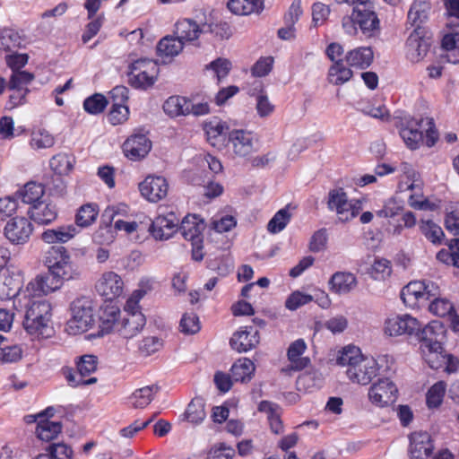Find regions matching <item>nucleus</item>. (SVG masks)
I'll return each mask as SVG.
<instances>
[{"label": "nucleus", "mask_w": 459, "mask_h": 459, "mask_svg": "<svg viewBox=\"0 0 459 459\" xmlns=\"http://www.w3.org/2000/svg\"><path fill=\"white\" fill-rule=\"evenodd\" d=\"M56 288L48 284V278L37 275L27 284L13 300L18 311H24L22 326L25 332L34 338H48L54 332L52 325V306L41 299L53 292Z\"/></svg>", "instance_id": "f257e3e1"}, {"label": "nucleus", "mask_w": 459, "mask_h": 459, "mask_svg": "<svg viewBox=\"0 0 459 459\" xmlns=\"http://www.w3.org/2000/svg\"><path fill=\"white\" fill-rule=\"evenodd\" d=\"M337 364L346 368V376L353 383L368 385L377 374V362L364 357L359 348L352 345L344 347L337 357Z\"/></svg>", "instance_id": "f03ea898"}, {"label": "nucleus", "mask_w": 459, "mask_h": 459, "mask_svg": "<svg viewBox=\"0 0 459 459\" xmlns=\"http://www.w3.org/2000/svg\"><path fill=\"white\" fill-rule=\"evenodd\" d=\"M71 317L65 325V332L70 335L82 334L94 324V302L91 298L80 297L70 306Z\"/></svg>", "instance_id": "7ed1b4c3"}, {"label": "nucleus", "mask_w": 459, "mask_h": 459, "mask_svg": "<svg viewBox=\"0 0 459 459\" xmlns=\"http://www.w3.org/2000/svg\"><path fill=\"white\" fill-rule=\"evenodd\" d=\"M327 208L335 213L337 220L347 222L355 218L361 211V202L349 199L342 188L332 189L328 193Z\"/></svg>", "instance_id": "20e7f679"}, {"label": "nucleus", "mask_w": 459, "mask_h": 459, "mask_svg": "<svg viewBox=\"0 0 459 459\" xmlns=\"http://www.w3.org/2000/svg\"><path fill=\"white\" fill-rule=\"evenodd\" d=\"M45 264L56 279L68 281L76 275L71 255L64 247H51L46 253Z\"/></svg>", "instance_id": "39448f33"}, {"label": "nucleus", "mask_w": 459, "mask_h": 459, "mask_svg": "<svg viewBox=\"0 0 459 459\" xmlns=\"http://www.w3.org/2000/svg\"><path fill=\"white\" fill-rule=\"evenodd\" d=\"M159 74V65L151 59H138L131 64L129 82L135 88L146 89L152 86Z\"/></svg>", "instance_id": "423d86ee"}, {"label": "nucleus", "mask_w": 459, "mask_h": 459, "mask_svg": "<svg viewBox=\"0 0 459 459\" xmlns=\"http://www.w3.org/2000/svg\"><path fill=\"white\" fill-rule=\"evenodd\" d=\"M34 231L30 220L24 216L10 218L3 229L4 237L14 246H22L28 243Z\"/></svg>", "instance_id": "0eeeda50"}, {"label": "nucleus", "mask_w": 459, "mask_h": 459, "mask_svg": "<svg viewBox=\"0 0 459 459\" xmlns=\"http://www.w3.org/2000/svg\"><path fill=\"white\" fill-rule=\"evenodd\" d=\"M258 139L249 131L235 129L229 134V147L234 157L247 160L257 152Z\"/></svg>", "instance_id": "6e6552de"}, {"label": "nucleus", "mask_w": 459, "mask_h": 459, "mask_svg": "<svg viewBox=\"0 0 459 459\" xmlns=\"http://www.w3.org/2000/svg\"><path fill=\"white\" fill-rule=\"evenodd\" d=\"M425 361L434 369L444 368V371L452 374L455 373L459 368V359L446 352L441 344L434 346H426L421 349Z\"/></svg>", "instance_id": "1a4fd4ad"}, {"label": "nucleus", "mask_w": 459, "mask_h": 459, "mask_svg": "<svg viewBox=\"0 0 459 459\" xmlns=\"http://www.w3.org/2000/svg\"><path fill=\"white\" fill-rule=\"evenodd\" d=\"M420 330V321L409 314H392L386 317L384 323V333L391 337L403 334L414 335Z\"/></svg>", "instance_id": "9d476101"}, {"label": "nucleus", "mask_w": 459, "mask_h": 459, "mask_svg": "<svg viewBox=\"0 0 459 459\" xmlns=\"http://www.w3.org/2000/svg\"><path fill=\"white\" fill-rule=\"evenodd\" d=\"M398 394L395 384L389 378H379L368 389V396L370 403L383 408L393 404Z\"/></svg>", "instance_id": "9b49d317"}, {"label": "nucleus", "mask_w": 459, "mask_h": 459, "mask_svg": "<svg viewBox=\"0 0 459 459\" xmlns=\"http://www.w3.org/2000/svg\"><path fill=\"white\" fill-rule=\"evenodd\" d=\"M430 46L428 31L423 26L416 27L406 41V57L411 63L421 61L429 51Z\"/></svg>", "instance_id": "f8f14e48"}, {"label": "nucleus", "mask_w": 459, "mask_h": 459, "mask_svg": "<svg viewBox=\"0 0 459 459\" xmlns=\"http://www.w3.org/2000/svg\"><path fill=\"white\" fill-rule=\"evenodd\" d=\"M142 196L151 203L164 199L169 192V183L162 176L148 175L138 186Z\"/></svg>", "instance_id": "ddd939ff"}, {"label": "nucleus", "mask_w": 459, "mask_h": 459, "mask_svg": "<svg viewBox=\"0 0 459 459\" xmlns=\"http://www.w3.org/2000/svg\"><path fill=\"white\" fill-rule=\"evenodd\" d=\"M125 283L121 276L107 271L100 274L95 283L96 291L108 300H113L123 294Z\"/></svg>", "instance_id": "4468645a"}, {"label": "nucleus", "mask_w": 459, "mask_h": 459, "mask_svg": "<svg viewBox=\"0 0 459 459\" xmlns=\"http://www.w3.org/2000/svg\"><path fill=\"white\" fill-rule=\"evenodd\" d=\"M207 19L196 15L195 19H182L175 24V35H177L182 42H193L199 39L201 34L206 32Z\"/></svg>", "instance_id": "2eb2a0df"}, {"label": "nucleus", "mask_w": 459, "mask_h": 459, "mask_svg": "<svg viewBox=\"0 0 459 459\" xmlns=\"http://www.w3.org/2000/svg\"><path fill=\"white\" fill-rule=\"evenodd\" d=\"M22 283V273L21 271L13 270L10 267L0 268V299H16Z\"/></svg>", "instance_id": "dca6fc26"}, {"label": "nucleus", "mask_w": 459, "mask_h": 459, "mask_svg": "<svg viewBox=\"0 0 459 459\" xmlns=\"http://www.w3.org/2000/svg\"><path fill=\"white\" fill-rule=\"evenodd\" d=\"M424 118H403L399 126V133L406 146L411 150L420 147L423 140Z\"/></svg>", "instance_id": "f3484780"}, {"label": "nucleus", "mask_w": 459, "mask_h": 459, "mask_svg": "<svg viewBox=\"0 0 459 459\" xmlns=\"http://www.w3.org/2000/svg\"><path fill=\"white\" fill-rule=\"evenodd\" d=\"M179 219L174 212L158 215L151 223L150 234L160 241L170 238L178 230Z\"/></svg>", "instance_id": "a211bd4d"}, {"label": "nucleus", "mask_w": 459, "mask_h": 459, "mask_svg": "<svg viewBox=\"0 0 459 459\" xmlns=\"http://www.w3.org/2000/svg\"><path fill=\"white\" fill-rule=\"evenodd\" d=\"M151 140L143 134H135L128 137L123 144V152L131 160H140L152 150Z\"/></svg>", "instance_id": "6ab92c4d"}, {"label": "nucleus", "mask_w": 459, "mask_h": 459, "mask_svg": "<svg viewBox=\"0 0 459 459\" xmlns=\"http://www.w3.org/2000/svg\"><path fill=\"white\" fill-rule=\"evenodd\" d=\"M355 17L361 31L370 37L379 30V20L369 3H361L354 7Z\"/></svg>", "instance_id": "aec40b11"}, {"label": "nucleus", "mask_w": 459, "mask_h": 459, "mask_svg": "<svg viewBox=\"0 0 459 459\" xmlns=\"http://www.w3.org/2000/svg\"><path fill=\"white\" fill-rule=\"evenodd\" d=\"M409 439V453L412 459H426L432 454L434 445L428 432L415 431Z\"/></svg>", "instance_id": "412c9836"}, {"label": "nucleus", "mask_w": 459, "mask_h": 459, "mask_svg": "<svg viewBox=\"0 0 459 459\" xmlns=\"http://www.w3.org/2000/svg\"><path fill=\"white\" fill-rule=\"evenodd\" d=\"M306 349V342L302 339L293 342L287 351L290 365L282 368L281 371L286 375H290L292 371H299L307 367L310 360L308 358L302 356Z\"/></svg>", "instance_id": "4be33fe9"}, {"label": "nucleus", "mask_w": 459, "mask_h": 459, "mask_svg": "<svg viewBox=\"0 0 459 459\" xmlns=\"http://www.w3.org/2000/svg\"><path fill=\"white\" fill-rule=\"evenodd\" d=\"M27 213L29 219L38 225H48L56 220L58 210L54 203L41 201L30 206Z\"/></svg>", "instance_id": "5701e85b"}, {"label": "nucleus", "mask_w": 459, "mask_h": 459, "mask_svg": "<svg viewBox=\"0 0 459 459\" xmlns=\"http://www.w3.org/2000/svg\"><path fill=\"white\" fill-rule=\"evenodd\" d=\"M204 222L195 214L186 215L181 221L178 230L185 239L191 242L192 245H200L203 242V231Z\"/></svg>", "instance_id": "b1692460"}, {"label": "nucleus", "mask_w": 459, "mask_h": 459, "mask_svg": "<svg viewBox=\"0 0 459 459\" xmlns=\"http://www.w3.org/2000/svg\"><path fill=\"white\" fill-rule=\"evenodd\" d=\"M80 230L74 224H63L48 229L40 234V239L46 244H65L79 234Z\"/></svg>", "instance_id": "393cba45"}, {"label": "nucleus", "mask_w": 459, "mask_h": 459, "mask_svg": "<svg viewBox=\"0 0 459 459\" xmlns=\"http://www.w3.org/2000/svg\"><path fill=\"white\" fill-rule=\"evenodd\" d=\"M445 328L439 321H432L424 327L420 324V330L415 333L420 342V350L426 346H434V344H441V341L445 335Z\"/></svg>", "instance_id": "a878e982"}, {"label": "nucleus", "mask_w": 459, "mask_h": 459, "mask_svg": "<svg viewBox=\"0 0 459 459\" xmlns=\"http://www.w3.org/2000/svg\"><path fill=\"white\" fill-rule=\"evenodd\" d=\"M145 323V316L143 313L122 315L121 320L117 324V332L122 337L130 339L143 330Z\"/></svg>", "instance_id": "bb28decb"}, {"label": "nucleus", "mask_w": 459, "mask_h": 459, "mask_svg": "<svg viewBox=\"0 0 459 459\" xmlns=\"http://www.w3.org/2000/svg\"><path fill=\"white\" fill-rule=\"evenodd\" d=\"M230 346L238 352H245L252 350L259 343L258 331L250 327L237 331L230 339Z\"/></svg>", "instance_id": "cd10ccee"}, {"label": "nucleus", "mask_w": 459, "mask_h": 459, "mask_svg": "<svg viewBox=\"0 0 459 459\" xmlns=\"http://www.w3.org/2000/svg\"><path fill=\"white\" fill-rule=\"evenodd\" d=\"M401 299L404 305L410 308L420 307L426 301L423 282L415 281L408 283L401 291Z\"/></svg>", "instance_id": "c85d7f7f"}, {"label": "nucleus", "mask_w": 459, "mask_h": 459, "mask_svg": "<svg viewBox=\"0 0 459 459\" xmlns=\"http://www.w3.org/2000/svg\"><path fill=\"white\" fill-rule=\"evenodd\" d=\"M331 291L342 295L351 292L357 285V279L353 273L347 272H337L329 280Z\"/></svg>", "instance_id": "c756f323"}, {"label": "nucleus", "mask_w": 459, "mask_h": 459, "mask_svg": "<svg viewBox=\"0 0 459 459\" xmlns=\"http://www.w3.org/2000/svg\"><path fill=\"white\" fill-rule=\"evenodd\" d=\"M28 144L32 151L40 152L52 148L56 144V137L44 127H34L30 134Z\"/></svg>", "instance_id": "7c9ffc66"}, {"label": "nucleus", "mask_w": 459, "mask_h": 459, "mask_svg": "<svg viewBox=\"0 0 459 459\" xmlns=\"http://www.w3.org/2000/svg\"><path fill=\"white\" fill-rule=\"evenodd\" d=\"M373 58L374 53L369 47H359L348 51L345 55L347 65L359 69L368 67Z\"/></svg>", "instance_id": "2f4dec72"}, {"label": "nucleus", "mask_w": 459, "mask_h": 459, "mask_svg": "<svg viewBox=\"0 0 459 459\" xmlns=\"http://www.w3.org/2000/svg\"><path fill=\"white\" fill-rule=\"evenodd\" d=\"M122 312L119 307L114 304H106L102 307L100 316V328L105 333L117 330V324L121 320Z\"/></svg>", "instance_id": "473e14b6"}, {"label": "nucleus", "mask_w": 459, "mask_h": 459, "mask_svg": "<svg viewBox=\"0 0 459 459\" xmlns=\"http://www.w3.org/2000/svg\"><path fill=\"white\" fill-rule=\"evenodd\" d=\"M100 213L99 205L95 203H87L81 205L74 218V225L78 228H88L96 222Z\"/></svg>", "instance_id": "72a5a7b5"}, {"label": "nucleus", "mask_w": 459, "mask_h": 459, "mask_svg": "<svg viewBox=\"0 0 459 459\" xmlns=\"http://www.w3.org/2000/svg\"><path fill=\"white\" fill-rule=\"evenodd\" d=\"M75 161V157L73 154L59 152L51 157L49 167L55 174L67 176L73 171Z\"/></svg>", "instance_id": "f704fd0d"}, {"label": "nucleus", "mask_w": 459, "mask_h": 459, "mask_svg": "<svg viewBox=\"0 0 459 459\" xmlns=\"http://www.w3.org/2000/svg\"><path fill=\"white\" fill-rule=\"evenodd\" d=\"M258 410L266 415L273 433L281 434L283 431V424L281 420V410L277 404L263 401L259 403Z\"/></svg>", "instance_id": "c9c22d12"}, {"label": "nucleus", "mask_w": 459, "mask_h": 459, "mask_svg": "<svg viewBox=\"0 0 459 459\" xmlns=\"http://www.w3.org/2000/svg\"><path fill=\"white\" fill-rule=\"evenodd\" d=\"M45 195V187L42 184L36 182H28L17 192V196L22 203L33 206L41 202Z\"/></svg>", "instance_id": "e433bc0d"}, {"label": "nucleus", "mask_w": 459, "mask_h": 459, "mask_svg": "<svg viewBox=\"0 0 459 459\" xmlns=\"http://www.w3.org/2000/svg\"><path fill=\"white\" fill-rule=\"evenodd\" d=\"M62 431V425L58 421H51L47 416L38 422L35 433L39 439L49 442L56 438Z\"/></svg>", "instance_id": "4c0bfd02"}, {"label": "nucleus", "mask_w": 459, "mask_h": 459, "mask_svg": "<svg viewBox=\"0 0 459 459\" xmlns=\"http://www.w3.org/2000/svg\"><path fill=\"white\" fill-rule=\"evenodd\" d=\"M189 99L181 96H170L163 103L162 108L170 117H186Z\"/></svg>", "instance_id": "58836bf2"}, {"label": "nucleus", "mask_w": 459, "mask_h": 459, "mask_svg": "<svg viewBox=\"0 0 459 459\" xmlns=\"http://www.w3.org/2000/svg\"><path fill=\"white\" fill-rule=\"evenodd\" d=\"M264 0H229V10L237 15H249L263 9Z\"/></svg>", "instance_id": "ea45409f"}, {"label": "nucleus", "mask_w": 459, "mask_h": 459, "mask_svg": "<svg viewBox=\"0 0 459 459\" xmlns=\"http://www.w3.org/2000/svg\"><path fill=\"white\" fill-rule=\"evenodd\" d=\"M352 75V71L343 64V60L339 59L329 67L327 79L333 85H342L349 82Z\"/></svg>", "instance_id": "a19ab883"}, {"label": "nucleus", "mask_w": 459, "mask_h": 459, "mask_svg": "<svg viewBox=\"0 0 459 459\" xmlns=\"http://www.w3.org/2000/svg\"><path fill=\"white\" fill-rule=\"evenodd\" d=\"M430 11V4L427 0H415L408 12V21L415 28L421 26L428 18Z\"/></svg>", "instance_id": "79ce46f5"}, {"label": "nucleus", "mask_w": 459, "mask_h": 459, "mask_svg": "<svg viewBox=\"0 0 459 459\" xmlns=\"http://www.w3.org/2000/svg\"><path fill=\"white\" fill-rule=\"evenodd\" d=\"M255 369V364L251 359L247 358H242L238 359L232 365L231 376L235 381H249L254 375Z\"/></svg>", "instance_id": "37998d69"}, {"label": "nucleus", "mask_w": 459, "mask_h": 459, "mask_svg": "<svg viewBox=\"0 0 459 459\" xmlns=\"http://www.w3.org/2000/svg\"><path fill=\"white\" fill-rule=\"evenodd\" d=\"M184 43L177 35L162 38L157 46V50L161 56H176L182 52Z\"/></svg>", "instance_id": "c03bdc74"}, {"label": "nucleus", "mask_w": 459, "mask_h": 459, "mask_svg": "<svg viewBox=\"0 0 459 459\" xmlns=\"http://www.w3.org/2000/svg\"><path fill=\"white\" fill-rule=\"evenodd\" d=\"M419 228L424 237L433 245H441L445 238V233L441 227L432 220H420Z\"/></svg>", "instance_id": "a18cd8bd"}, {"label": "nucleus", "mask_w": 459, "mask_h": 459, "mask_svg": "<svg viewBox=\"0 0 459 459\" xmlns=\"http://www.w3.org/2000/svg\"><path fill=\"white\" fill-rule=\"evenodd\" d=\"M20 34L13 30L5 29L0 33V49L4 51H14L22 45Z\"/></svg>", "instance_id": "49530a36"}, {"label": "nucleus", "mask_w": 459, "mask_h": 459, "mask_svg": "<svg viewBox=\"0 0 459 459\" xmlns=\"http://www.w3.org/2000/svg\"><path fill=\"white\" fill-rule=\"evenodd\" d=\"M291 214L288 207L279 210L267 224V230L272 234L281 232L290 222Z\"/></svg>", "instance_id": "de8ad7c7"}, {"label": "nucleus", "mask_w": 459, "mask_h": 459, "mask_svg": "<svg viewBox=\"0 0 459 459\" xmlns=\"http://www.w3.org/2000/svg\"><path fill=\"white\" fill-rule=\"evenodd\" d=\"M446 382L438 381L429 389L426 395L427 405L429 408H437L441 405L446 391Z\"/></svg>", "instance_id": "09e8293b"}, {"label": "nucleus", "mask_w": 459, "mask_h": 459, "mask_svg": "<svg viewBox=\"0 0 459 459\" xmlns=\"http://www.w3.org/2000/svg\"><path fill=\"white\" fill-rule=\"evenodd\" d=\"M391 273V263L385 258H376L369 269L370 276L376 281H385Z\"/></svg>", "instance_id": "8fccbe9b"}, {"label": "nucleus", "mask_w": 459, "mask_h": 459, "mask_svg": "<svg viewBox=\"0 0 459 459\" xmlns=\"http://www.w3.org/2000/svg\"><path fill=\"white\" fill-rule=\"evenodd\" d=\"M152 417L143 421L136 420L130 425L122 428L117 435V441L132 439L136 436L137 433L147 428L152 422Z\"/></svg>", "instance_id": "3c124183"}, {"label": "nucleus", "mask_w": 459, "mask_h": 459, "mask_svg": "<svg viewBox=\"0 0 459 459\" xmlns=\"http://www.w3.org/2000/svg\"><path fill=\"white\" fill-rule=\"evenodd\" d=\"M201 330V323L196 314L185 313L179 322V331L186 335L197 333Z\"/></svg>", "instance_id": "603ef678"}, {"label": "nucleus", "mask_w": 459, "mask_h": 459, "mask_svg": "<svg viewBox=\"0 0 459 459\" xmlns=\"http://www.w3.org/2000/svg\"><path fill=\"white\" fill-rule=\"evenodd\" d=\"M155 390L152 386H144L135 390L130 396V401L134 408H143L153 399Z\"/></svg>", "instance_id": "864d4df0"}, {"label": "nucleus", "mask_w": 459, "mask_h": 459, "mask_svg": "<svg viewBox=\"0 0 459 459\" xmlns=\"http://www.w3.org/2000/svg\"><path fill=\"white\" fill-rule=\"evenodd\" d=\"M34 80V74L27 71L13 72L11 75L9 87L11 90L25 92L26 87Z\"/></svg>", "instance_id": "5fc2aeb1"}, {"label": "nucleus", "mask_w": 459, "mask_h": 459, "mask_svg": "<svg viewBox=\"0 0 459 459\" xmlns=\"http://www.w3.org/2000/svg\"><path fill=\"white\" fill-rule=\"evenodd\" d=\"M205 416L204 404L202 400L195 399L188 404L186 411V417L188 421L199 424L204 420Z\"/></svg>", "instance_id": "6e6d98bb"}, {"label": "nucleus", "mask_w": 459, "mask_h": 459, "mask_svg": "<svg viewBox=\"0 0 459 459\" xmlns=\"http://www.w3.org/2000/svg\"><path fill=\"white\" fill-rule=\"evenodd\" d=\"M204 128L210 141L216 140L219 136L226 134L229 130L228 125L218 118H213L209 122H206Z\"/></svg>", "instance_id": "4d7b16f0"}, {"label": "nucleus", "mask_w": 459, "mask_h": 459, "mask_svg": "<svg viewBox=\"0 0 459 459\" xmlns=\"http://www.w3.org/2000/svg\"><path fill=\"white\" fill-rule=\"evenodd\" d=\"M231 62L227 58L219 57L207 65V69L213 72L219 82L226 78L231 69Z\"/></svg>", "instance_id": "13d9d810"}, {"label": "nucleus", "mask_w": 459, "mask_h": 459, "mask_svg": "<svg viewBox=\"0 0 459 459\" xmlns=\"http://www.w3.org/2000/svg\"><path fill=\"white\" fill-rule=\"evenodd\" d=\"M76 364L79 375L84 378L97 370L98 358L94 355H82Z\"/></svg>", "instance_id": "bf43d9fd"}, {"label": "nucleus", "mask_w": 459, "mask_h": 459, "mask_svg": "<svg viewBox=\"0 0 459 459\" xmlns=\"http://www.w3.org/2000/svg\"><path fill=\"white\" fill-rule=\"evenodd\" d=\"M163 342L157 336H146L139 343V352L143 356H150L161 349Z\"/></svg>", "instance_id": "052dcab7"}, {"label": "nucleus", "mask_w": 459, "mask_h": 459, "mask_svg": "<svg viewBox=\"0 0 459 459\" xmlns=\"http://www.w3.org/2000/svg\"><path fill=\"white\" fill-rule=\"evenodd\" d=\"M454 306L447 299L435 298L429 306V310L437 316H446L454 312Z\"/></svg>", "instance_id": "680f3d73"}, {"label": "nucleus", "mask_w": 459, "mask_h": 459, "mask_svg": "<svg viewBox=\"0 0 459 459\" xmlns=\"http://www.w3.org/2000/svg\"><path fill=\"white\" fill-rule=\"evenodd\" d=\"M128 212V206L124 204L108 206L102 212L101 219L103 223L111 224L113 221Z\"/></svg>", "instance_id": "e2e57ef3"}, {"label": "nucleus", "mask_w": 459, "mask_h": 459, "mask_svg": "<svg viewBox=\"0 0 459 459\" xmlns=\"http://www.w3.org/2000/svg\"><path fill=\"white\" fill-rule=\"evenodd\" d=\"M107 104L106 98L102 94L96 93L84 100L83 108L90 114H99L105 109Z\"/></svg>", "instance_id": "0e129e2a"}, {"label": "nucleus", "mask_w": 459, "mask_h": 459, "mask_svg": "<svg viewBox=\"0 0 459 459\" xmlns=\"http://www.w3.org/2000/svg\"><path fill=\"white\" fill-rule=\"evenodd\" d=\"M129 117V109L126 105L114 103L109 113L108 121L113 126H117L125 123Z\"/></svg>", "instance_id": "69168bd1"}, {"label": "nucleus", "mask_w": 459, "mask_h": 459, "mask_svg": "<svg viewBox=\"0 0 459 459\" xmlns=\"http://www.w3.org/2000/svg\"><path fill=\"white\" fill-rule=\"evenodd\" d=\"M115 239V233L111 224L101 223L93 234L94 242L100 245H109Z\"/></svg>", "instance_id": "338daca9"}, {"label": "nucleus", "mask_w": 459, "mask_h": 459, "mask_svg": "<svg viewBox=\"0 0 459 459\" xmlns=\"http://www.w3.org/2000/svg\"><path fill=\"white\" fill-rule=\"evenodd\" d=\"M53 459H72L74 451L71 446L65 443H55L46 449Z\"/></svg>", "instance_id": "774afa93"}]
</instances>
